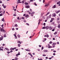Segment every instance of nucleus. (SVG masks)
<instances>
[{"label": "nucleus", "instance_id": "obj_1", "mask_svg": "<svg viewBox=\"0 0 60 60\" xmlns=\"http://www.w3.org/2000/svg\"><path fill=\"white\" fill-rule=\"evenodd\" d=\"M0 31L1 32H3L4 33H5V32H6V31H5V30H4L3 28H1L0 29Z\"/></svg>", "mask_w": 60, "mask_h": 60}, {"label": "nucleus", "instance_id": "obj_2", "mask_svg": "<svg viewBox=\"0 0 60 60\" xmlns=\"http://www.w3.org/2000/svg\"><path fill=\"white\" fill-rule=\"evenodd\" d=\"M29 15L27 14H26L25 16V17L27 18H29Z\"/></svg>", "mask_w": 60, "mask_h": 60}, {"label": "nucleus", "instance_id": "obj_3", "mask_svg": "<svg viewBox=\"0 0 60 60\" xmlns=\"http://www.w3.org/2000/svg\"><path fill=\"white\" fill-rule=\"evenodd\" d=\"M26 8H27V9H28V8H30L29 5H26Z\"/></svg>", "mask_w": 60, "mask_h": 60}, {"label": "nucleus", "instance_id": "obj_4", "mask_svg": "<svg viewBox=\"0 0 60 60\" xmlns=\"http://www.w3.org/2000/svg\"><path fill=\"white\" fill-rule=\"evenodd\" d=\"M52 16L53 17H56V14H53L52 15Z\"/></svg>", "mask_w": 60, "mask_h": 60}, {"label": "nucleus", "instance_id": "obj_5", "mask_svg": "<svg viewBox=\"0 0 60 60\" xmlns=\"http://www.w3.org/2000/svg\"><path fill=\"white\" fill-rule=\"evenodd\" d=\"M41 19H39L38 21V22H39L38 23V25H39V24H40V22H41Z\"/></svg>", "mask_w": 60, "mask_h": 60}, {"label": "nucleus", "instance_id": "obj_6", "mask_svg": "<svg viewBox=\"0 0 60 60\" xmlns=\"http://www.w3.org/2000/svg\"><path fill=\"white\" fill-rule=\"evenodd\" d=\"M45 28L46 29H48L49 28V26H46L45 27Z\"/></svg>", "mask_w": 60, "mask_h": 60}, {"label": "nucleus", "instance_id": "obj_7", "mask_svg": "<svg viewBox=\"0 0 60 60\" xmlns=\"http://www.w3.org/2000/svg\"><path fill=\"white\" fill-rule=\"evenodd\" d=\"M1 21H3L4 22V18H3L1 19Z\"/></svg>", "mask_w": 60, "mask_h": 60}, {"label": "nucleus", "instance_id": "obj_8", "mask_svg": "<svg viewBox=\"0 0 60 60\" xmlns=\"http://www.w3.org/2000/svg\"><path fill=\"white\" fill-rule=\"evenodd\" d=\"M56 5H55L53 7H52V8L53 9H54V8H56Z\"/></svg>", "mask_w": 60, "mask_h": 60}, {"label": "nucleus", "instance_id": "obj_9", "mask_svg": "<svg viewBox=\"0 0 60 60\" xmlns=\"http://www.w3.org/2000/svg\"><path fill=\"white\" fill-rule=\"evenodd\" d=\"M49 29L50 30H51L53 29V28H52V27H49Z\"/></svg>", "mask_w": 60, "mask_h": 60}, {"label": "nucleus", "instance_id": "obj_10", "mask_svg": "<svg viewBox=\"0 0 60 60\" xmlns=\"http://www.w3.org/2000/svg\"><path fill=\"white\" fill-rule=\"evenodd\" d=\"M2 38L0 37V40H3V37L2 36Z\"/></svg>", "mask_w": 60, "mask_h": 60}, {"label": "nucleus", "instance_id": "obj_11", "mask_svg": "<svg viewBox=\"0 0 60 60\" xmlns=\"http://www.w3.org/2000/svg\"><path fill=\"white\" fill-rule=\"evenodd\" d=\"M52 46H50L49 45L48 46V48H49H49H52Z\"/></svg>", "mask_w": 60, "mask_h": 60}, {"label": "nucleus", "instance_id": "obj_12", "mask_svg": "<svg viewBox=\"0 0 60 60\" xmlns=\"http://www.w3.org/2000/svg\"><path fill=\"white\" fill-rule=\"evenodd\" d=\"M5 49H6V50H7L8 51H9V49H8V48H5Z\"/></svg>", "mask_w": 60, "mask_h": 60}, {"label": "nucleus", "instance_id": "obj_13", "mask_svg": "<svg viewBox=\"0 0 60 60\" xmlns=\"http://www.w3.org/2000/svg\"><path fill=\"white\" fill-rule=\"evenodd\" d=\"M42 29H46V27H43L42 28Z\"/></svg>", "mask_w": 60, "mask_h": 60}, {"label": "nucleus", "instance_id": "obj_14", "mask_svg": "<svg viewBox=\"0 0 60 60\" xmlns=\"http://www.w3.org/2000/svg\"><path fill=\"white\" fill-rule=\"evenodd\" d=\"M59 12H60V11L59 10L58 11H57L56 12V13H57V14H58V13Z\"/></svg>", "mask_w": 60, "mask_h": 60}, {"label": "nucleus", "instance_id": "obj_15", "mask_svg": "<svg viewBox=\"0 0 60 60\" xmlns=\"http://www.w3.org/2000/svg\"><path fill=\"white\" fill-rule=\"evenodd\" d=\"M18 57H16L15 58V60H18Z\"/></svg>", "mask_w": 60, "mask_h": 60}, {"label": "nucleus", "instance_id": "obj_16", "mask_svg": "<svg viewBox=\"0 0 60 60\" xmlns=\"http://www.w3.org/2000/svg\"><path fill=\"white\" fill-rule=\"evenodd\" d=\"M17 36L19 38H20V36L19 34H18L17 35Z\"/></svg>", "mask_w": 60, "mask_h": 60}, {"label": "nucleus", "instance_id": "obj_17", "mask_svg": "<svg viewBox=\"0 0 60 60\" xmlns=\"http://www.w3.org/2000/svg\"><path fill=\"white\" fill-rule=\"evenodd\" d=\"M17 4H19V3H21V1H17Z\"/></svg>", "mask_w": 60, "mask_h": 60}, {"label": "nucleus", "instance_id": "obj_18", "mask_svg": "<svg viewBox=\"0 0 60 60\" xmlns=\"http://www.w3.org/2000/svg\"><path fill=\"white\" fill-rule=\"evenodd\" d=\"M44 52H48V50H44Z\"/></svg>", "mask_w": 60, "mask_h": 60}, {"label": "nucleus", "instance_id": "obj_19", "mask_svg": "<svg viewBox=\"0 0 60 60\" xmlns=\"http://www.w3.org/2000/svg\"><path fill=\"white\" fill-rule=\"evenodd\" d=\"M58 26L59 28H60V24H59Z\"/></svg>", "mask_w": 60, "mask_h": 60}, {"label": "nucleus", "instance_id": "obj_20", "mask_svg": "<svg viewBox=\"0 0 60 60\" xmlns=\"http://www.w3.org/2000/svg\"><path fill=\"white\" fill-rule=\"evenodd\" d=\"M56 34H57V32L56 31L54 33V34L56 35Z\"/></svg>", "mask_w": 60, "mask_h": 60}, {"label": "nucleus", "instance_id": "obj_21", "mask_svg": "<svg viewBox=\"0 0 60 60\" xmlns=\"http://www.w3.org/2000/svg\"><path fill=\"white\" fill-rule=\"evenodd\" d=\"M17 43H19L20 44H21V42L19 41H18Z\"/></svg>", "mask_w": 60, "mask_h": 60}, {"label": "nucleus", "instance_id": "obj_22", "mask_svg": "<svg viewBox=\"0 0 60 60\" xmlns=\"http://www.w3.org/2000/svg\"><path fill=\"white\" fill-rule=\"evenodd\" d=\"M25 4H26V5H28V3L26 2L25 3Z\"/></svg>", "mask_w": 60, "mask_h": 60}, {"label": "nucleus", "instance_id": "obj_23", "mask_svg": "<svg viewBox=\"0 0 60 60\" xmlns=\"http://www.w3.org/2000/svg\"><path fill=\"white\" fill-rule=\"evenodd\" d=\"M34 4L35 5H36V6H37V4L35 2L34 3Z\"/></svg>", "mask_w": 60, "mask_h": 60}, {"label": "nucleus", "instance_id": "obj_24", "mask_svg": "<svg viewBox=\"0 0 60 60\" xmlns=\"http://www.w3.org/2000/svg\"><path fill=\"white\" fill-rule=\"evenodd\" d=\"M6 36H7L5 34H4V37H6Z\"/></svg>", "mask_w": 60, "mask_h": 60}, {"label": "nucleus", "instance_id": "obj_25", "mask_svg": "<svg viewBox=\"0 0 60 60\" xmlns=\"http://www.w3.org/2000/svg\"><path fill=\"white\" fill-rule=\"evenodd\" d=\"M18 47H20V44H18Z\"/></svg>", "mask_w": 60, "mask_h": 60}, {"label": "nucleus", "instance_id": "obj_26", "mask_svg": "<svg viewBox=\"0 0 60 60\" xmlns=\"http://www.w3.org/2000/svg\"><path fill=\"white\" fill-rule=\"evenodd\" d=\"M25 50L27 51H29V50L28 49H25Z\"/></svg>", "mask_w": 60, "mask_h": 60}, {"label": "nucleus", "instance_id": "obj_27", "mask_svg": "<svg viewBox=\"0 0 60 60\" xmlns=\"http://www.w3.org/2000/svg\"><path fill=\"white\" fill-rule=\"evenodd\" d=\"M49 43L50 44H52V41H50Z\"/></svg>", "mask_w": 60, "mask_h": 60}, {"label": "nucleus", "instance_id": "obj_28", "mask_svg": "<svg viewBox=\"0 0 60 60\" xmlns=\"http://www.w3.org/2000/svg\"><path fill=\"white\" fill-rule=\"evenodd\" d=\"M34 13H35L34 12H32L31 14H34Z\"/></svg>", "mask_w": 60, "mask_h": 60}, {"label": "nucleus", "instance_id": "obj_29", "mask_svg": "<svg viewBox=\"0 0 60 60\" xmlns=\"http://www.w3.org/2000/svg\"><path fill=\"white\" fill-rule=\"evenodd\" d=\"M46 56V55L45 54H43V56Z\"/></svg>", "mask_w": 60, "mask_h": 60}, {"label": "nucleus", "instance_id": "obj_30", "mask_svg": "<svg viewBox=\"0 0 60 60\" xmlns=\"http://www.w3.org/2000/svg\"><path fill=\"white\" fill-rule=\"evenodd\" d=\"M26 24L27 25V26H29V24L28 23H26Z\"/></svg>", "mask_w": 60, "mask_h": 60}, {"label": "nucleus", "instance_id": "obj_31", "mask_svg": "<svg viewBox=\"0 0 60 60\" xmlns=\"http://www.w3.org/2000/svg\"><path fill=\"white\" fill-rule=\"evenodd\" d=\"M15 39H17V36H15Z\"/></svg>", "mask_w": 60, "mask_h": 60}, {"label": "nucleus", "instance_id": "obj_32", "mask_svg": "<svg viewBox=\"0 0 60 60\" xmlns=\"http://www.w3.org/2000/svg\"><path fill=\"white\" fill-rule=\"evenodd\" d=\"M46 37L47 38H48V37H49V35L48 34H47V35H46Z\"/></svg>", "mask_w": 60, "mask_h": 60}, {"label": "nucleus", "instance_id": "obj_33", "mask_svg": "<svg viewBox=\"0 0 60 60\" xmlns=\"http://www.w3.org/2000/svg\"><path fill=\"white\" fill-rule=\"evenodd\" d=\"M33 15H33V14H32V13L31 14V16H32H32H33Z\"/></svg>", "mask_w": 60, "mask_h": 60}, {"label": "nucleus", "instance_id": "obj_34", "mask_svg": "<svg viewBox=\"0 0 60 60\" xmlns=\"http://www.w3.org/2000/svg\"><path fill=\"white\" fill-rule=\"evenodd\" d=\"M22 19H25V18L23 17H22Z\"/></svg>", "mask_w": 60, "mask_h": 60}, {"label": "nucleus", "instance_id": "obj_35", "mask_svg": "<svg viewBox=\"0 0 60 60\" xmlns=\"http://www.w3.org/2000/svg\"><path fill=\"white\" fill-rule=\"evenodd\" d=\"M15 26H16V27H17V26H18V25L17 24H16L15 25Z\"/></svg>", "mask_w": 60, "mask_h": 60}, {"label": "nucleus", "instance_id": "obj_36", "mask_svg": "<svg viewBox=\"0 0 60 60\" xmlns=\"http://www.w3.org/2000/svg\"><path fill=\"white\" fill-rule=\"evenodd\" d=\"M43 25L44 26H45V25H46V24L45 23H44L43 24Z\"/></svg>", "mask_w": 60, "mask_h": 60}, {"label": "nucleus", "instance_id": "obj_37", "mask_svg": "<svg viewBox=\"0 0 60 60\" xmlns=\"http://www.w3.org/2000/svg\"><path fill=\"white\" fill-rule=\"evenodd\" d=\"M22 4H24V1H22Z\"/></svg>", "mask_w": 60, "mask_h": 60}, {"label": "nucleus", "instance_id": "obj_38", "mask_svg": "<svg viewBox=\"0 0 60 60\" xmlns=\"http://www.w3.org/2000/svg\"><path fill=\"white\" fill-rule=\"evenodd\" d=\"M56 43H53V45H56Z\"/></svg>", "mask_w": 60, "mask_h": 60}, {"label": "nucleus", "instance_id": "obj_39", "mask_svg": "<svg viewBox=\"0 0 60 60\" xmlns=\"http://www.w3.org/2000/svg\"><path fill=\"white\" fill-rule=\"evenodd\" d=\"M3 16V14H0V16Z\"/></svg>", "mask_w": 60, "mask_h": 60}, {"label": "nucleus", "instance_id": "obj_40", "mask_svg": "<svg viewBox=\"0 0 60 60\" xmlns=\"http://www.w3.org/2000/svg\"><path fill=\"white\" fill-rule=\"evenodd\" d=\"M14 16H16V15L15 14H14Z\"/></svg>", "mask_w": 60, "mask_h": 60}, {"label": "nucleus", "instance_id": "obj_41", "mask_svg": "<svg viewBox=\"0 0 60 60\" xmlns=\"http://www.w3.org/2000/svg\"><path fill=\"white\" fill-rule=\"evenodd\" d=\"M4 8H6V6H4Z\"/></svg>", "mask_w": 60, "mask_h": 60}, {"label": "nucleus", "instance_id": "obj_42", "mask_svg": "<svg viewBox=\"0 0 60 60\" xmlns=\"http://www.w3.org/2000/svg\"><path fill=\"white\" fill-rule=\"evenodd\" d=\"M26 14H24L23 15V16H26Z\"/></svg>", "mask_w": 60, "mask_h": 60}, {"label": "nucleus", "instance_id": "obj_43", "mask_svg": "<svg viewBox=\"0 0 60 60\" xmlns=\"http://www.w3.org/2000/svg\"><path fill=\"white\" fill-rule=\"evenodd\" d=\"M48 5L47 4H46L45 5V7H48Z\"/></svg>", "mask_w": 60, "mask_h": 60}, {"label": "nucleus", "instance_id": "obj_44", "mask_svg": "<svg viewBox=\"0 0 60 60\" xmlns=\"http://www.w3.org/2000/svg\"><path fill=\"white\" fill-rule=\"evenodd\" d=\"M44 48V47H43V46H42V47L41 49H43Z\"/></svg>", "mask_w": 60, "mask_h": 60}, {"label": "nucleus", "instance_id": "obj_45", "mask_svg": "<svg viewBox=\"0 0 60 60\" xmlns=\"http://www.w3.org/2000/svg\"><path fill=\"white\" fill-rule=\"evenodd\" d=\"M10 53V52H9V51L7 52V53H8V54H9Z\"/></svg>", "mask_w": 60, "mask_h": 60}, {"label": "nucleus", "instance_id": "obj_46", "mask_svg": "<svg viewBox=\"0 0 60 60\" xmlns=\"http://www.w3.org/2000/svg\"><path fill=\"white\" fill-rule=\"evenodd\" d=\"M17 19H19V17H17Z\"/></svg>", "mask_w": 60, "mask_h": 60}, {"label": "nucleus", "instance_id": "obj_47", "mask_svg": "<svg viewBox=\"0 0 60 60\" xmlns=\"http://www.w3.org/2000/svg\"><path fill=\"white\" fill-rule=\"evenodd\" d=\"M59 19H60L59 18V17L57 19V20H59Z\"/></svg>", "mask_w": 60, "mask_h": 60}, {"label": "nucleus", "instance_id": "obj_48", "mask_svg": "<svg viewBox=\"0 0 60 60\" xmlns=\"http://www.w3.org/2000/svg\"><path fill=\"white\" fill-rule=\"evenodd\" d=\"M53 55H54V56H55V55H56V53H53Z\"/></svg>", "mask_w": 60, "mask_h": 60}, {"label": "nucleus", "instance_id": "obj_49", "mask_svg": "<svg viewBox=\"0 0 60 60\" xmlns=\"http://www.w3.org/2000/svg\"><path fill=\"white\" fill-rule=\"evenodd\" d=\"M13 52V51L11 50L10 52V53H11V52Z\"/></svg>", "mask_w": 60, "mask_h": 60}, {"label": "nucleus", "instance_id": "obj_50", "mask_svg": "<svg viewBox=\"0 0 60 60\" xmlns=\"http://www.w3.org/2000/svg\"><path fill=\"white\" fill-rule=\"evenodd\" d=\"M52 21H53V20H50V22H52Z\"/></svg>", "mask_w": 60, "mask_h": 60}, {"label": "nucleus", "instance_id": "obj_51", "mask_svg": "<svg viewBox=\"0 0 60 60\" xmlns=\"http://www.w3.org/2000/svg\"><path fill=\"white\" fill-rule=\"evenodd\" d=\"M0 3H2V1L1 0H0Z\"/></svg>", "mask_w": 60, "mask_h": 60}, {"label": "nucleus", "instance_id": "obj_52", "mask_svg": "<svg viewBox=\"0 0 60 60\" xmlns=\"http://www.w3.org/2000/svg\"><path fill=\"white\" fill-rule=\"evenodd\" d=\"M52 31H55V29H53L52 30Z\"/></svg>", "mask_w": 60, "mask_h": 60}, {"label": "nucleus", "instance_id": "obj_53", "mask_svg": "<svg viewBox=\"0 0 60 60\" xmlns=\"http://www.w3.org/2000/svg\"><path fill=\"white\" fill-rule=\"evenodd\" d=\"M5 44H3V46H5Z\"/></svg>", "mask_w": 60, "mask_h": 60}, {"label": "nucleus", "instance_id": "obj_54", "mask_svg": "<svg viewBox=\"0 0 60 60\" xmlns=\"http://www.w3.org/2000/svg\"><path fill=\"white\" fill-rule=\"evenodd\" d=\"M1 50H2V51H3L4 50V49H0Z\"/></svg>", "mask_w": 60, "mask_h": 60}, {"label": "nucleus", "instance_id": "obj_55", "mask_svg": "<svg viewBox=\"0 0 60 60\" xmlns=\"http://www.w3.org/2000/svg\"><path fill=\"white\" fill-rule=\"evenodd\" d=\"M57 44H59V42H57Z\"/></svg>", "mask_w": 60, "mask_h": 60}, {"label": "nucleus", "instance_id": "obj_56", "mask_svg": "<svg viewBox=\"0 0 60 60\" xmlns=\"http://www.w3.org/2000/svg\"><path fill=\"white\" fill-rule=\"evenodd\" d=\"M30 9V11H32V9Z\"/></svg>", "mask_w": 60, "mask_h": 60}, {"label": "nucleus", "instance_id": "obj_57", "mask_svg": "<svg viewBox=\"0 0 60 60\" xmlns=\"http://www.w3.org/2000/svg\"><path fill=\"white\" fill-rule=\"evenodd\" d=\"M53 52H56V51L55 50H54L53 51Z\"/></svg>", "mask_w": 60, "mask_h": 60}, {"label": "nucleus", "instance_id": "obj_58", "mask_svg": "<svg viewBox=\"0 0 60 60\" xmlns=\"http://www.w3.org/2000/svg\"><path fill=\"white\" fill-rule=\"evenodd\" d=\"M30 2H33V0H30Z\"/></svg>", "mask_w": 60, "mask_h": 60}, {"label": "nucleus", "instance_id": "obj_59", "mask_svg": "<svg viewBox=\"0 0 60 60\" xmlns=\"http://www.w3.org/2000/svg\"><path fill=\"white\" fill-rule=\"evenodd\" d=\"M53 48H55V45H54L52 46Z\"/></svg>", "mask_w": 60, "mask_h": 60}, {"label": "nucleus", "instance_id": "obj_60", "mask_svg": "<svg viewBox=\"0 0 60 60\" xmlns=\"http://www.w3.org/2000/svg\"><path fill=\"white\" fill-rule=\"evenodd\" d=\"M12 30H13V31L14 30V28H13L12 29Z\"/></svg>", "mask_w": 60, "mask_h": 60}, {"label": "nucleus", "instance_id": "obj_61", "mask_svg": "<svg viewBox=\"0 0 60 60\" xmlns=\"http://www.w3.org/2000/svg\"><path fill=\"white\" fill-rule=\"evenodd\" d=\"M24 22H26V20H24Z\"/></svg>", "mask_w": 60, "mask_h": 60}, {"label": "nucleus", "instance_id": "obj_62", "mask_svg": "<svg viewBox=\"0 0 60 60\" xmlns=\"http://www.w3.org/2000/svg\"><path fill=\"white\" fill-rule=\"evenodd\" d=\"M50 13V12H48V13H47V14L48 15V14H49Z\"/></svg>", "mask_w": 60, "mask_h": 60}, {"label": "nucleus", "instance_id": "obj_63", "mask_svg": "<svg viewBox=\"0 0 60 60\" xmlns=\"http://www.w3.org/2000/svg\"><path fill=\"white\" fill-rule=\"evenodd\" d=\"M18 55H20V53H18L17 54Z\"/></svg>", "mask_w": 60, "mask_h": 60}, {"label": "nucleus", "instance_id": "obj_64", "mask_svg": "<svg viewBox=\"0 0 60 60\" xmlns=\"http://www.w3.org/2000/svg\"><path fill=\"white\" fill-rule=\"evenodd\" d=\"M39 60H42V59H39Z\"/></svg>", "mask_w": 60, "mask_h": 60}]
</instances>
